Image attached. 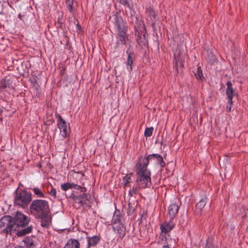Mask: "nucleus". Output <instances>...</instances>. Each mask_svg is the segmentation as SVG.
<instances>
[{
  "instance_id": "obj_1",
  "label": "nucleus",
  "mask_w": 248,
  "mask_h": 248,
  "mask_svg": "<svg viewBox=\"0 0 248 248\" xmlns=\"http://www.w3.org/2000/svg\"><path fill=\"white\" fill-rule=\"evenodd\" d=\"M147 166H144L143 164L138 160L136 165V171L138 177L137 185L141 188L149 187L151 185V173L147 169Z\"/></svg>"
},
{
  "instance_id": "obj_2",
  "label": "nucleus",
  "mask_w": 248,
  "mask_h": 248,
  "mask_svg": "<svg viewBox=\"0 0 248 248\" xmlns=\"http://www.w3.org/2000/svg\"><path fill=\"white\" fill-rule=\"evenodd\" d=\"M30 210L35 216L48 214L50 211L48 202L44 200H33L30 205Z\"/></svg>"
},
{
  "instance_id": "obj_3",
  "label": "nucleus",
  "mask_w": 248,
  "mask_h": 248,
  "mask_svg": "<svg viewBox=\"0 0 248 248\" xmlns=\"http://www.w3.org/2000/svg\"><path fill=\"white\" fill-rule=\"evenodd\" d=\"M31 200V194L23 190L16 193L14 202L15 204L24 208L28 206Z\"/></svg>"
},
{
  "instance_id": "obj_4",
  "label": "nucleus",
  "mask_w": 248,
  "mask_h": 248,
  "mask_svg": "<svg viewBox=\"0 0 248 248\" xmlns=\"http://www.w3.org/2000/svg\"><path fill=\"white\" fill-rule=\"evenodd\" d=\"M30 222V219L23 213L17 212L14 217L13 222V228L16 231L19 227H23L27 226Z\"/></svg>"
},
{
  "instance_id": "obj_5",
  "label": "nucleus",
  "mask_w": 248,
  "mask_h": 248,
  "mask_svg": "<svg viewBox=\"0 0 248 248\" xmlns=\"http://www.w3.org/2000/svg\"><path fill=\"white\" fill-rule=\"evenodd\" d=\"M14 231L12 217L7 216L1 217L0 219V232L11 234Z\"/></svg>"
},
{
  "instance_id": "obj_6",
  "label": "nucleus",
  "mask_w": 248,
  "mask_h": 248,
  "mask_svg": "<svg viewBox=\"0 0 248 248\" xmlns=\"http://www.w3.org/2000/svg\"><path fill=\"white\" fill-rule=\"evenodd\" d=\"M152 160L160 165L161 167L165 166V163L163 161V157L160 155L157 154L150 155L146 158L141 156L139 161L142 163L144 166H147L149 161Z\"/></svg>"
},
{
  "instance_id": "obj_7",
  "label": "nucleus",
  "mask_w": 248,
  "mask_h": 248,
  "mask_svg": "<svg viewBox=\"0 0 248 248\" xmlns=\"http://www.w3.org/2000/svg\"><path fill=\"white\" fill-rule=\"evenodd\" d=\"M112 22L117 31L127 30L123 18L119 13L114 15Z\"/></svg>"
},
{
  "instance_id": "obj_8",
  "label": "nucleus",
  "mask_w": 248,
  "mask_h": 248,
  "mask_svg": "<svg viewBox=\"0 0 248 248\" xmlns=\"http://www.w3.org/2000/svg\"><path fill=\"white\" fill-rule=\"evenodd\" d=\"M126 53L127 55V59L126 62V67L128 70L132 71L134 64L133 62L135 59V54L133 51L130 50V47L126 50Z\"/></svg>"
},
{
  "instance_id": "obj_9",
  "label": "nucleus",
  "mask_w": 248,
  "mask_h": 248,
  "mask_svg": "<svg viewBox=\"0 0 248 248\" xmlns=\"http://www.w3.org/2000/svg\"><path fill=\"white\" fill-rule=\"evenodd\" d=\"M58 126L60 129L61 134L63 137H66L69 132V128L63 119L60 116Z\"/></svg>"
},
{
  "instance_id": "obj_10",
  "label": "nucleus",
  "mask_w": 248,
  "mask_h": 248,
  "mask_svg": "<svg viewBox=\"0 0 248 248\" xmlns=\"http://www.w3.org/2000/svg\"><path fill=\"white\" fill-rule=\"evenodd\" d=\"M127 30L119 31L116 36L117 44L126 45L127 40H128V34L127 33Z\"/></svg>"
},
{
  "instance_id": "obj_11",
  "label": "nucleus",
  "mask_w": 248,
  "mask_h": 248,
  "mask_svg": "<svg viewBox=\"0 0 248 248\" xmlns=\"http://www.w3.org/2000/svg\"><path fill=\"white\" fill-rule=\"evenodd\" d=\"M179 205L176 203H171L168 207V216L170 220H172L178 213Z\"/></svg>"
},
{
  "instance_id": "obj_12",
  "label": "nucleus",
  "mask_w": 248,
  "mask_h": 248,
  "mask_svg": "<svg viewBox=\"0 0 248 248\" xmlns=\"http://www.w3.org/2000/svg\"><path fill=\"white\" fill-rule=\"evenodd\" d=\"M140 186H139V185L137 184V185H134L132 187H129L130 189L128 190V193L127 195V197L129 198V203L128 205L130 206L131 202L130 201H134V198L135 197L136 195H137L139 193V189Z\"/></svg>"
},
{
  "instance_id": "obj_13",
  "label": "nucleus",
  "mask_w": 248,
  "mask_h": 248,
  "mask_svg": "<svg viewBox=\"0 0 248 248\" xmlns=\"http://www.w3.org/2000/svg\"><path fill=\"white\" fill-rule=\"evenodd\" d=\"M135 35L137 43L140 46H145L147 44L144 32L136 30L135 31Z\"/></svg>"
},
{
  "instance_id": "obj_14",
  "label": "nucleus",
  "mask_w": 248,
  "mask_h": 248,
  "mask_svg": "<svg viewBox=\"0 0 248 248\" xmlns=\"http://www.w3.org/2000/svg\"><path fill=\"white\" fill-rule=\"evenodd\" d=\"M174 225L175 224L173 222L172 220L170 219L169 221L165 222L161 225L160 229L162 232L164 233L165 236H167L166 233L170 232L174 227Z\"/></svg>"
},
{
  "instance_id": "obj_15",
  "label": "nucleus",
  "mask_w": 248,
  "mask_h": 248,
  "mask_svg": "<svg viewBox=\"0 0 248 248\" xmlns=\"http://www.w3.org/2000/svg\"><path fill=\"white\" fill-rule=\"evenodd\" d=\"M37 217L41 218V225L43 227L46 228L49 227L51 222V218L48 214Z\"/></svg>"
},
{
  "instance_id": "obj_16",
  "label": "nucleus",
  "mask_w": 248,
  "mask_h": 248,
  "mask_svg": "<svg viewBox=\"0 0 248 248\" xmlns=\"http://www.w3.org/2000/svg\"><path fill=\"white\" fill-rule=\"evenodd\" d=\"M207 202V197H204L197 203L195 207V213L198 215H201L202 210L205 206Z\"/></svg>"
},
{
  "instance_id": "obj_17",
  "label": "nucleus",
  "mask_w": 248,
  "mask_h": 248,
  "mask_svg": "<svg viewBox=\"0 0 248 248\" xmlns=\"http://www.w3.org/2000/svg\"><path fill=\"white\" fill-rule=\"evenodd\" d=\"M227 86L226 94L227 95L228 102L232 104V96L234 95V91L232 88V84L230 81H228L227 82Z\"/></svg>"
},
{
  "instance_id": "obj_18",
  "label": "nucleus",
  "mask_w": 248,
  "mask_h": 248,
  "mask_svg": "<svg viewBox=\"0 0 248 248\" xmlns=\"http://www.w3.org/2000/svg\"><path fill=\"white\" fill-rule=\"evenodd\" d=\"M123 180L124 182V187L125 191L126 190L127 188L132 186V183L133 182V180L132 178L131 174L126 175L123 177Z\"/></svg>"
},
{
  "instance_id": "obj_19",
  "label": "nucleus",
  "mask_w": 248,
  "mask_h": 248,
  "mask_svg": "<svg viewBox=\"0 0 248 248\" xmlns=\"http://www.w3.org/2000/svg\"><path fill=\"white\" fill-rule=\"evenodd\" d=\"M13 87L11 84L10 79H6V78H2L0 82V92L1 90H5L7 88Z\"/></svg>"
},
{
  "instance_id": "obj_20",
  "label": "nucleus",
  "mask_w": 248,
  "mask_h": 248,
  "mask_svg": "<svg viewBox=\"0 0 248 248\" xmlns=\"http://www.w3.org/2000/svg\"><path fill=\"white\" fill-rule=\"evenodd\" d=\"M18 229L19 228H17L16 231H13V232H15L16 234L18 237H21L31 232L32 230V227L31 226L28 227L25 229H23L21 230H18Z\"/></svg>"
},
{
  "instance_id": "obj_21",
  "label": "nucleus",
  "mask_w": 248,
  "mask_h": 248,
  "mask_svg": "<svg viewBox=\"0 0 248 248\" xmlns=\"http://www.w3.org/2000/svg\"><path fill=\"white\" fill-rule=\"evenodd\" d=\"M64 248H79V243L75 239H70L64 246Z\"/></svg>"
},
{
  "instance_id": "obj_22",
  "label": "nucleus",
  "mask_w": 248,
  "mask_h": 248,
  "mask_svg": "<svg viewBox=\"0 0 248 248\" xmlns=\"http://www.w3.org/2000/svg\"><path fill=\"white\" fill-rule=\"evenodd\" d=\"M171 239L168 238L167 236H163L162 238L160 241V245H162L163 248H170V246L171 245Z\"/></svg>"
},
{
  "instance_id": "obj_23",
  "label": "nucleus",
  "mask_w": 248,
  "mask_h": 248,
  "mask_svg": "<svg viewBox=\"0 0 248 248\" xmlns=\"http://www.w3.org/2000/svg\"><path fill=\"white\" fill-rule=\"evenodd\" d=\"M207 60L208 62L211 65H213L218 62L215 55L211 51L208 52Z\"/></svg>"
},
{
  "instance_id": "obj_24",
  "label": "nucleus",
  "mask_w": 248,
  "mask_h": 248,
  "mask_svg": "<svg viewBox=\"0 0 248 248\" xmlns=\"http://www.w3.org/2000/svg\"><path fill=\"white\" fill-rule=\"evenodd\" d=\"M146 13L150 18L151 20L153 21L155 19L156 14L155 11L151 7H149L146 9Z\"/></svg>"
},
{
  "instance_id": "obj_25",
  "label": "nucleus",
  "mask_w": 248,
  "mask_h": 248,
  "mask_svg": "<svg viewBox=\"0 0 248 248\" xmlns=\"http://www.w3.org/2000/svg\"><path fill=\"white\" fill-rule=\"evenodd\" d=\"M82 199L83 198L81 196L76 197L74 199L75 202L74 203V206L78 208L82 206L83 204Z\"/></svg>"
},
{
  "instance_id": "obj_26",
  "label": "nucleus",
  "mask_w": 248,
  "mask_h": 248,
  "mask_svg": "<svg viewBox=\"0 0 248 248\" xmlns=\"http://www.w3.org/2000/svg\"><path fill=\"white\" fill-rule=\"evenodd\" d=\"M22 243H24L23 247H26V248H31L33 244V241L32 239L29 237H26L22 241Z\"/></svg>"
},
{
  "instance_id": "obj_27",
  "label": "nucleus",
  "mask_w": 248,
  "mask_h": 248,
  "mask_svg": "<svg viewBox=\"0 0 248 248\" xmlns=\"http://www.w3.org/2000/svg\"><path fill=\"white\" fill-rule=\"evenodd\" d=\"M99 241V239L97 236H93L91 238H89L88 242V245L90 247L95 246Z\"/></svg>"
},
{
  "instance_id": "obj_28",
  "label": "nucleus",
  "mask_w": 248,
  "mask_h": 248,
  "mask_svg": "<svg viewBox=\"0 0 248 248\" xmlns=\"http://www.w3.org/2000/svg\"><path fill=\"white\" fill-rule=\"evenodd\" d=\"M193 72L196 78H204L203 77L202 71L201 67L199 66L196 68H194L193 70Z\"/></svg>"
},
{
  "instance_id": "obj_29",
  "label": "nucleus",
  "mask_w": 248,
  "mask_h": 248,
  "mask_svg": "<svg viewBox=\"0 0 248 248\" xmlns=\"http://www.w3.org/2000/svg\"><path fill=\"white\" fill-rule=\"evenodd\" d=\"M34 194L38 197H44L45 195L42 190L38 187H34L32 188Z\"/></svg>"
},
{
  "instance_id": "obj_30",
  "label": "nucleus",
  "mask_w": 248,
  "mask_h": 248,
  "mask_svg": "<svg viewBox=\"0 0 248 248\" xmlns=\"http://www.w3.org/2000/svg\"><path fill=\"white\" fill-rule=\"evenodd\" d=\"M74 186V184L66 183L61 185L62 189L64 191H66L69 189L72 188Z\"/></svg>"
},
{
  "instance_id": "obj_31",
  "label": "nucleus",
  "mask_w": 248,
  "mask_h": 248,
  "mask_svg": "<svg viewBox=\"0 0 248 248\" xmlns=\"http://www.w3.org/2000/svg\"><path fill=\"white\" fill-rule=\"evenodd\" d=\"M153 131V127L147 128L144 132V135L145 137H150L152 136Z\"/></svg>"
},
{
  "instance_id": "obj_32",
  "label": "nucleus",
  "mask_w": 248,
  "mask_h": 248,
  "mask_svg": "<svg viewBox=\"0 0 248 248\" xmlns=\"http://www.w3.org/2000/svg\"><path fill=\"white\" fill-rule=\"evenodd\" d=\"M131 0H119L120 3L123 5L126 6L128 8H130V4L129 2Z\"/></svg>"
},
{
  "instance_id": "obj_33",
  "label": "nucleus",
  "mask_w": 248,
  "mask_h": 248,
  "mask_svg": "<svg viewBox=\"0 0 248 248\" xmlns=\"http://www.w3.org/2000/svg\"><path fill=\"white\" fill-rule=\"evenodd\" d=\"M49 193L51 196H53L54 198L56 197V190L52 186H51V189L49 192Z\"/></svg>"
},
{
  "instance_id": "obj_34",
  "label": "nucleus",
  "mask_w": 248,
  "mask_h": 248,
  "mask_svg": "<svg viewBox=\"0 0 248 248\" xmlns=\"http://www.w3.org/2000/svg\"><path fill=\"white\" fill-rule=\"evenodd\" d=\"M74 186L73 187V188H74L75 189H78V190L80 189L81 192H84L86 190L85 188H83V187H81L80 186H78L76 184H74Z\"/></svg>"
},
{
  "instance_id": "obj_35",
  "label": "nucleus",
  "mask_w": 248,
  "mask_h": 248,
  "mask_svg": "<svg viewBox=\"0 0 248 248\" xmlns=\"http://www.w3.org/2000/svg\"><path fill=\"white\" fill-rule=\"evenodd\" d=\"M66 6H67V8L68 9V10H69V11L71 13H73V12L74 11V7H73V3H71V4H68L67 5H66Z\"/></svg>"
},
{
  "instance_id": "obj_36",
  "label": "nucleus",
  "mask_w": 248,
  "mask_h": 248,
  "mask_svg": "<svg viewBox=\"0 0 248 248\" xmlns=\"http://www.w3.org/2000/svg\"><path fill=\"white\" fill-rule=\"evenodd\" d=\"M130 9V17H132L136 15L135 11L133 9L132 6L130 5V8H128Z\"/></svg>"
},
{
  "instance_id": "obj_37",
  "label": "nucleus",
  "mask_w": 248,
  "mask_h": 248,
  "mask_svg": "<svg viewBox=\"0 0 248 248\" xmlns=\"http://www.w3.org/2000/svg\"><path fill=\"white\" fill-rule=\"evenodd\" d=\"M232 104H231L230 103L228 102V104L227 105L226 107V109L227 111H230L231 110V105Z\"/></svg>"
},
{
  "instance_id": "obj_38",
  "label": "nucleus",
  "mask_w": 248,
  "mask_h": 248,
  "mask_svg": "<svg viewBox=\"0 0 248 248\" xmlns=\"http://www.w3.org/2000/svg\"><path fill=\"white\" fill-rule=\"evenodd\" d=\"M65 3L66 5L68 4L69 3L71 4L73 3V0H66Z\"/></svg>"
},
{
  "instance_id": "obj_39",
  "label": "nucleus",
  "mask_w": 248,
  "mask_h": 248,
  "mask_svg": "<svg viewBox=\"0 0 248 248\" xmlns=\"http://www.w3.org/2000/svg\"><path fill=\"white\" fill-rule=\"evenodd\" d=\"M29 81L31 83H35L36 82L35 78H29Z\"/></svg>"
},
{
  "instance_id": "obj_40",
  "label": "nucleus",
  "mask_w": 248,
  "mask_h": 248,
  "mask_svg": "<svg viewBox=\"0 0 248 248\" xmlns=\"http://www.w3.org/2000/svg\"><path fill=\"white\" fill-rule=\"evenodd\" d=\"M18 18L20 20H22V16L21 15V14H19L18 15Z\"/></svg>"
},
{
  "instance_id": "obj_41",
  "label": "nucleus",
  "mask_w": 248,
  "mask_h": 248,
  "mask_svg": "<svg viewBox=\"0 0 248 248\" xmlns=\"http://www.w3.org/2000/svg\"><path fill=\"white\" fill-rule=\"evenodd\" d=\"M60 27L61 28H62V23H61V24L60 25Z\"/></svg>"
},
{
  "instance_id": "obj_42",
  "label": "nucleus",
  "mask_w": 248,
  "mask_h": 248,
  "mask_svg": "<svg viewBox=\"0 0 248 248\" xmlns=\"http://www.w3.org/2000/svg\"><path fill=\"white\" fill-rule=\"evenodd\" d=\"M155 23L154 22H153L152 24V27H155Z\"/></svg>"
},
{
  "instance_id": "obj_43",
  "label": "nucleus",
  "mask_w": 248,
  "mask_h": 248,
  "mask_svg": "<svg viewBox=\"0 0 248 248\" xmlns=\"http://www.w3.org/2000/svg\"><path fill=\"white\" fill-rule=\"evenodd\" d=\"M58 23H59V24H61V23H62V22H61L60 21V20H59V19H58Z\"/></svg>"
}]
</instances>
